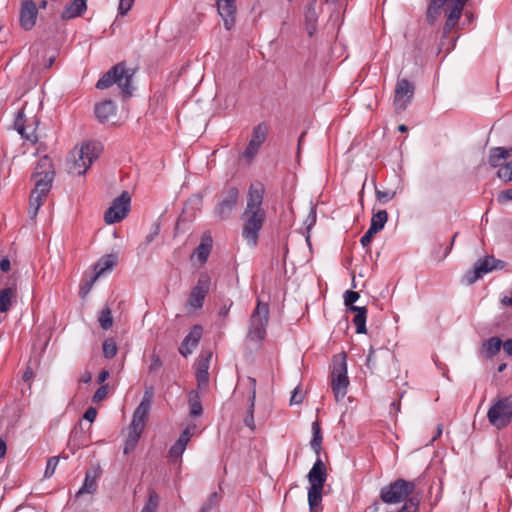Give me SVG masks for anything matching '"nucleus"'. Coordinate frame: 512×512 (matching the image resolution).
Listing matches in <instances>:
<instances>
[{
  "label": "nucleus",
  "instance_id": "obj_1",
  "mask_svg": "<svg viewBox=\"0 0 512 512\" xmlns=\"http://www.w3.org/2000/svg\"><path fill=\"white\" fill-rule=\"evenodd\" d=\"M265 187L263 183L256 182L249 186L246 207L241 215L242 237L250 247H256L259 233L266 220V211L263 209Z\"/></svg>",
  "mask_w": 512,
  "mask_h": 512
},
{
  "label": "nucleus",
  "instance_id": "obj_2",
  "mask_svg": "<svg viewBox=\"0 0 512 512\" xmlns=\"http://www.w3.org/2000/svg\"><path fill=\"white\" fill-rule=\"evenodd\" d=\"M54 176L55 171L52 160L47 156L39 159L32 174L35 188L32 190L29 200L28 214L31 219L37 216L40 207L51 190Z\"/></svg>",
  "mask_w": 512,
  "mask_h": 512
},
{
  "label": "nucleus",
  "instance_id": "obj_3",
  "mask_svg": "<svg viewBox=\"0 0 512 512\" xmlns=\"http://www.w3.org/2000/svg\"><path fill=\"white\" fill-rule=\"evenodd\" d=\"M152 396L153 393L151 391H145L140 404L133 413L132 421L129 426V433L123 449L125 455H128L134 451L138 444V441L145 427L149 410L151 408Z\"/></svg>",
  "mask_w": 512,
  "mask_h": 512
},
{
  "label": "nucleus",
  "instance_id": "obj_4",
  "mask_svg": "<svg viewBox=\"0 0 512 512\" xmlns=\"http://www.w3.org/2000/svg\"><path fill=\"white\" fill-rule=\"evenodd\" d=\"M134 70L128 69L125 62H119L111 67L96 83L97 89H107L113 84H117L125 97L132 95V78Z\"/></svg>",
  "mask_w": 512,
  "mask_h": 512
},
{
  "label": "nucleus",
  "instance_id": "obj_5",
  "mask_svg": "<svg viewBox=\"0 0 512 512\" xmlns=\"http://www.w3.org/2000/svg\"><path fill=\"white\" fill-rule=\"evenodd\" d=\"M268 322L269 304L258 299L250 315L246 339L260 347L266 337Z\"/></svg>",
  "mask_w": 512,
  "mask_h": 512
},
{
  "label": "nucleus",
  "instance_id": "obj_6",
  "mask_svg": "<svg viewBox=\"0 0 512 512\" xmlns=\"http://www.w3.org/2000/svg\"><path fill=\"white\" fill-rule=\"evenodd\" d=\"M418 483V479L408 481L397 478L381 488L379 498L383 503L389 505L402 503L417 493Z\"/></svg>",
  "mask_w": 512,
  "mask_h": 512
},
{
  "label": "nucleus",
  "instance_id": "obj_7",
  "mask_svg": "<svg viewBox=\"0 0 512 512\" xmlns=\"http://www.w3.org/2000/svg\"><path fill=\"white\" fill-rule=\"evenodd\" d=\"M100 148L96 143H86L79 150L71 152L66 160V169L69 174L84 175L94 160L99 156Z\"/></svg>",
  "mask_w": 512,
  "mask_h": 512
},
{
  "label": "nucleus",
  "instance_id": "obj_8",
  "mask_svg": "<svg viewBox=\"0 0 512 512\" xmlns=\"http://www.w3.org/2000/svg\"><path fill=\"white\" fill-rule=\"evenodd\" d=\"M239 198L240 191L238 187L231 183H226L219 193V200L214 208L215 217L221 221L230 218L238 205Z\"/></svg>",
  "mask_w": 512,
  "mask_h": 512
},
{
  "label": "nucleus",
  "instance_id": "obj_9",
  "mask_svg": "<svg viewBox=\"0 0 512 512\" xmlns=\"http://www.w3.org/2000/svg\"><path fill=\"white\" fill-rule=\"evenodd\" d=\"M331 387L336 401L342 400L347 393L349 378L347 376L346 356L343 354L339 358L334 359L332 370Z\"/></svg>",
  "mask_w": 512,
  "mask_h": 512
},
{
  "label": "nucleus",
  "instance_id": "obj_10",
  "mask_svg": "<svg viewBox=\"0 0 512 512\" xmlns=\"http://www.w3.org/2000/svg\"><path fill=\"white\" fill-rule=\"evenodd\" d=\"M489 422L497 429L507 427L512 420V400L510 397L498 399L488 410Z\"/></svg>",
  "mask_w": 512,
  "mask_h": 512
},
{
  "label": "nucleus",
  "instance_id": "obj_11",
  "mask_svg": "<svg viewBox=\"0 0 512 512\" xmlns=\"http://www.w3.org/2000/svg\"><path fill=\"white\" fill-rule=\"evenodd\" d=\"M504 266L505 263L503 261L495 259L493 256H486L483 259H479L474 264L473 269L466 272L464 275V281L466 284L472 285L482 278L483 275L493 270H501Z\"/></svg>",
  "mask_w": 512,
  "mask_h": 512
},
{
  "label": "nucleus",
  "instance_id": "obj_12",
  "mask_svg": "<svg viewBox=\"0 0 512 512\" xmlns=\"http://www.w3.org/2000/svg\"><path fill=\"white\" fill-rule=\"evenodd\" d=\"M130 203V194L127 191H123L106 210L104 214L105 222L107 224H114L122 221L130 211Z\"/></svg>",
  "mask_w": 512,
  "mask_h": 512
},
{
  "label": "nucleus",
  "instance_id": "obj_13",
  "mask_svg": "<svg viewBox=\"0 0 512 512\" xmlns=\"http://www.w3.org/2000/svg\"><path fill=\"white\" fill-rule=\"evenodd\" d=\"M211 286V278L206 272H202L196 284L192 288L188 299L187 305L192 307L193 309H200L203 307L204 300L210 290Z\"/></svg>",
  "mask_w": 512,
  "mask_h": 512
},
{
  "label": "nucleus",
  "instance_id": "obj_14",
  "mask_svg": "<svg viewBox=\"0 0 512 512\" xmlns=\"http://www.w3.org/2000/svg\"><path fill=\"white\" fill-rule=\"evenodd\" d=\"M414 89V84L409 80L405 78L398 79L394 93V105L398 111H403L406 109L408 103L413 98Z\"/></svg>",
  "mask_w": 512,
  "mask_h": 512
},
{
  "label": "nucleus",
  "instance_id": "obj_15",
  "mask_svg": "<svg viewBox=\"0 0 512 512\" xmlns=\"http://www.w3.org/2000/svg\"><path fill=\"white\" fill-rule=\"evenodd\" d=\"M217 10L224 22V27L231 30L236 22V2L235 0H216Z\"/></svg>",
  "mask_w": 512,
  "mask_h": 512
},
{
  "label": "nucleus",
  "instance_id": "obj_16",
  "mask_svg": "<svg viewBox=\"0 0 512 512\" xmlns=\"http://www.w3.org/2000/svg\"><path fill=\"white\" fill-rule=\"evenodd\" d=\"M267 128L263 124H258L254 127L252 132V138L246 147L243 156L247 159H253L257 154L260 146L266 139Z\"/></svg>",
  "mask_w": 512,
  "mask_h": 512
},
{
  "label": "nucleus",
  "instance_id": "obj_17",
  "mask_svg": "<svg viewBox=\"0 0 512 512\" xmlns=\"http://www.w3.org/2000/svg\"><path fill=\"white\" fill-rule=\"evenodd\" d=\"M38 10L36 4L32 0H25L20 10V26L26 30H31L36 23Z\"/></svg>",
  "mask_w": 512,
  "mask_h": 512
},
{
  "label": "nucleus",
  "instance_id": "obj_18",
  "mask_svg": "<svg viewBox=\"0 0 512 512\" xmlns=\"http://www.w3.org/2000/svg\"><path fill=\"white\" fill-rule=\"evenodd\" d=\"M203 333V328L201 325H194L188 335L183 339L180 347L179 353L187 357L192 353L193 349L198 345Z\"/></svg>",
  "mask_w": 512,
  "mask_h": 512
},
{
  "label": "nucleus",
  "instance_id": "obj_19",
  "mask_svg": "<svg viewBox=\"0 0 512 512\" xmlns=\"http://www.w3.org/2000/svg\"><path fill=\"white\" fill-rule=\"evenodd\" d=\"M464 6L451 1L449 10L447 12L446 22L443 28V36L447 37L452 29L458 24L462 15Z\"/></svg>",
  "mask_w": 512,
  "mask_h": 512
},
{
  "label": "nucleus",
  "instance_id": "obj_20",
  "mask_svg": "<svg viewBox=\"0 0 512 512\" xmlns=\"http://www.w3.org/2000/svg\"><path fill=\"white\" fill-rule=\"evenodd\" d=\"M511 156L512 148L493 147L489 150L488 163L491 167L500 169Z\"/></svg>",
  "mask_w": 512,
  "mask_h": 512
},
{
  "label": "nucleus",
  "instance_id": "obj_21",
  "mask_svg": "<svg viewBox=\"0 0 512 512\" xmlns=\"http://www.w3.org/2000/svg\"><path fill=\"white\" fill-rule=\"evenodd\" d=\"M212 352L201 354L196 363V378L199 386L207 385L209 382V362Z\"/></svg>",
  "mask_w": 512,
  "mask_h": 512
},
{
  "label": "nucleus",
  "instance_id": "obj_22",
  "mask_svg": "<svg viewBox=\"0 0 512 512\" xmlns=\"http://www.w3.org/2000/svg\"><path fill=\"white\" fill-rule=\"evenodd\" d=\"M308 481L310 485H323L327 479V471L324 462L318 457L308 473Z\"/></svg>",
  "mask_w": 512,
  "mask_h": 512
},
{
  "label": "nucleus",
  "instance_id": "obj_23",
  "mask_svg": "<svg viewBox=\"0 0 512 512\" xmlns=\"http://www.w3.org/2000/svg\"><path fill=\"white\" fill-rule=\"evenodd\" d=\"M248 382L250 384V392L248 395L249 407L247 409V415L244 418V423L247 427L254 430L255 422H254V409H255V399H256V379L253 377H248Z\"/></svg>",
  "mask_w": 512,
  "mask_h": 512
},
{
  "label": "nucleus",
  "instance_id": "obj_24",
  "mask_svg": "<svg viewBox=\"0 0 512 512\" xmlns=\"http://www.w3.org/2000/svg\"><path fill=\"white\" fill-rule=\"evenodd\" d=\"M117 264V258L115 255L108 254L102 256L95 264H94V276L92 277V282H95L98 277L104 274L106 271L112 270Z\"/></svg>",
  "mask_w": 512,
  "mask_h": 512
},
{
  "label": "nucleus",
  "instance_id": "obj_25",
  "mask_svg": "<svg viewBox=\"0 0 512 512\" xmlns=\"http://www.w3.org/2000/svg\"><path fill=\"white\" fill-rule=\"evenodd\" d=\"M116 113V105L112 100H104L95 105V115L101 123L107 122Z\"/></svg>",
  "mask_w": 512,
  "mask_h": 512
},
{
  "label": "nucleus",
  "instance_id": "obj_26",
  "mask_svg": "<svg viewBox=\"0 0 512 512\" xmlns=\"http://www.w3.org/2000/svg\"><path fill=\"white\" fill-rule=\"evenodd\" d=\"M87 10V0H73L65 7L61 14V18L69 20L81 16Z\"/></svg>",
  "mask_w": 512,
  "mask_h": 512
},
{
  "label": "nucleus",
  "instance_id": "obj_27",
  "mask_svg": "<svg viewBox=\"0 0 512 512\" xmlns=\"http://www.w3.org/2000/svg\"><path fill=\"white\" fill-rule=\"evenodd\" d=\"M15 129L22 136V138L30 141L31 143H36L38 141V137L35 133V129H28L25 126L24 112L19 111L15 120Z\"/></svg>",
  "mask_w": 512,
  "mask_h": 512
},
{
  "label": "nucleus",
  "instance_id": "obj_28",
  "mask_svg": "<svg viewBox=\"0 0 512 512\" xmlns=\"http://www.w3.org/2000/svg\"><path fill=\"white\" fill-rule=\"evenodd\" d=\"M213 240L209 233H204L201 237L200 244L195 249V254L200 263H206L212 250Z\"/></svg>",
  "mask_w": 512,
  "mask_h": 512
},
{
  "label": "nucleus",
  "instance_id": "obj_29",
  "mask_svg": "<svg viewBox=\"0 0 512 512\" xmlns=\"http://www.w3.org/2000/svg\"><path fill=\"white\" fill-rule=\"evenodd\" d=\"M502 347V340L499 337H491L485 340L480 348V354L491 359L498 354Z\"/></svg>",
  "mask_w": 512,
  "mask_h": 512
},
{
  "label": "nucleus",
  "instance_id": "obj_30",
  "mask_svg": "<svg viewBox=\"0 0 512 512\" xmlns=\"http://www.w3.org/2000/svg\"><path fill=\"white\" fill-rule=\"evenodd\" d=\"M350 311L356 313L353 318V323L356 326V333L357 334H365L367 332V329H366L367 308L365 306L350 307Z\"/></svg>",
  "mask_w": 512,
  "mask_h": 512
},
{
  "label": "nucleus",
  "instance_id": "obj_31",
  "mask_svg": "<svg viewBox=\"0 0 512 512\" xmlns=\"http://www.w3.org/2000/svg\"><path fill=\"white\" fill-rule=\"evenodd\" d=\"M447 1L448 0H429L426 19L430 25H433L436 22Z\"/></svg>",
  "mask_w": 512,
  "mask_h": 512
},
{
  "label": "nucleus",
  "instance_id": "obj_32",
  "mask_svg": "<svg viewBox=\"0 0 512 512\" xmlns=\"http://www.w3.org/2000/svg\"><path fill=\"white\" fill-rule=\"evenodd\" d=\"M17 291L16 288L7 287L0 291V312H7L10 310L13 302L16 301Z\"/></svg>",
  "mask_w": 512,
  "mask_h": 512
},
{
  "label": "nucleus",
  "instance_id": "obj_33",
  "mask_svg": "<svg viewBox=\"0 0 512 512\" xmlns=\"http://www.w3.org/2000/svg\"><path fill=\"white\" fill-rule=\"evenodd\" d=\"M323 485H310L308 489V504L311 512H315L316 508L321 504Z\"/></svg>",
  "mask_w": 512,
  "mask_h": 512
},
{
  "label": "nucleus",
  "instance_id": "obj_34",
  "mask_svg": "<svg viewBox=\"0 0 512 512\" xmlns=\"http://www.w3.org/2000/svg\"><path fill=\"white\" fill-rule=\"evenodd\" d=\"M96 478H97L96 472L87 471L86 475H85L84 483H83L82 487L80 488V490L77 492L76 496L78 497L84 493H89V494L95 493L97 490V487H98Z\"/></svg>",
  "mask_w": 512,
  "mask_h": 512
},
{
  "label": "nucleus",
  "instance_id": "obj_35",
  "mask_svg": "<svg viewBox=\"0 0 512 512\" xmlns=\"http://www.w3.org/2000/svg\"><path fill=\"white\" fill-rule=\"evenodd\" d=\"M312 439L310 441L311 448L314 450L317 456L320 455L322 450V431L320 427V423L318 421L313 422L312 424Z\"/></svg>",
  "mask_w": 512,
  "mask_h": 512
},
{
  "label": "nucleus",
  "instance_id": "obj_36",
  "mask_svg": "<svg viewBox=\"0 0 512 512\" xmlns=\"http://www.w3.org/2000/svg\"><path fill=\"white\" fill-rule=\"evenodd\" d=\"M387 220H388L387 211L379 210L378 212H376L372 215L369 228L372 229L374 232L378 233L384 228Z\"/></svg>",
  "mask_w": 512,
  "mask_h": 512
},
{
  "label": "nucleus",
  "instance_id": "obj_37",
  "mask_svg": "<svg viewBox=\"0 0 512 512\" xmlns=\"http://www.w3.org/2000/svg\"><path fill=\"white\" fill-rule=\"evenodd\" d=\"M420 502L421 496L419 493H416L407 500L403 501V505L400 507L398 512H418Z\"/></svg>",
  "mask_w": 512,
  "mask_h": 512
},
{
  "label": "nucleus",
  "instance_id": "obj_38",
  "mask_svg": "<svg viewBox=\"0 0 512 512\" xmlns=\"http://www.w3.org/2000/svg\"><path fill=\"white\" fill-rule=\"evenodd\" d=\"M190 415L198 417L203 412L200 396L197 392L192 391L189 396Z\"/></svg>",
  "mask_w": 512,
  "mask_h": 512
},
{
  "label": "nucleus",
  "instance_id": "obj_39",
  "mask_svg": "<svg viewBox=\"0 0 512 512\" xmlns=\"http://www.w3.org/2000/svg\"><path fill=\"white\" fill-rule=\"evenodd\" d=\"M98 320H99L100 327L102 329L108 330L112 327V325H113L112 311L108 306L104 307L101 310Z\"/></svg>",
  "mask_w": 512,
  "mask_h": 512
},
{
  "label": "nucleus",
  "instance_id": "obj_40",
  "mask_svg": "<svg viewBox=\"0 0 512 512\" xmlns=\"http://www.w3.org/2000/svg\"><path fill=\"white\" fill-rule=\"evenodd\" d=\"M158 504L159 496L154 490H151L149 492L148 500L145 503L141 512H156Z\"/></svg>",
  "mask_w": 512,
  "mask_h": 512
},
{
  "label": "nucleus",
  "instance_id": "obj_41",
  "mask_svg": "<svg viewBox=\"0 0 512 512\" xmlns=\"http://www.w3.org/2000/svg\"><path fill=\"white\" fill-rule=\"evenodd\" d=\"M103 355L107 359H112L117 354V345L113 339H107L103 342Z\"/></svg>",
  "mask_w": 512,
  "mask_h": 512
},
{
  "label": "nucleus",
  "instance_id": "obj_42",
  "mask_svg": "<svg viewBox=\"0 0 512 512\" xmlns=\"http://www.w3.org/2000/svg\"><path fill=\"white\" fill-rule=\"evenodd\" d=\"M497 176L505 182H512V161L505 162L504 166L498 169Z\"/></svg>",
  "mask_w": 512,
  "mask_h": 512
},
{
  "label": "nucleus",
  "instance_id": "obj_43",
  "mask_svg": "<svg viewBox=\"0 0 512 512\" xmlns=\"http://www.w3.org/2000/svg\"><path fill=\"white\" fill-rule=\"evenodd\" d=\"M220 496L217 492H213L203 504L200 512H210L214 507L219 505Z\"/></svg>",
  "mask_w": 512,
  "mask_h": 512
},
{
  "label": "nucleus",
  "instance_id": "obj_44",
  "mask_svg": "<svg viewBox=\"0 0 512 512\" xmlns=\"http://www.w3.org/2000/svg\"><path fill=\"white\" fill-rule=\"evenodd\" d=\"M185 449L186 448L175 442L168 452L169 460L172 462H177L178 460H180Z\"/></svg>",
  "mask_w": 512,
  "mask_h": 512
},
{
  "label": "nucleus",
  "instance_id": "obj_45",
  "mask_svg": "<svg viewBox=\"0 0 512 512\" xmlns=\"http://www.w3.org/2000/svg\"><path fill=\"white\" fill-rule=\"evenodd\" d=\"M360 295L356 291H346L344 294V304L347 309L350 311V307H356L354 303L359 299Z\"/></svg>",
  "mask_w": 512,
  "mask_h": 512
},
{
  "label": "nucleus",
  "instance_id": "obj_46",
  "mask_svg": "<svg viewBox=\"0 0 512 512\" xmlns=\"http://www.w3.org/2000/svg\"><path fill=\"white\" fill-rule=\"evenodd\" d=\"M58 462H59V457H50L47 461V465H46V469H45V473H44V477L46 478H49L51 477L54 472H55V469L58 465Z\"/></svg>",
  "mask_w": 512,
  "mask_h": 512
},
{
  "label": "nucleus",
  "instance_id": "obj_47",
  "mask_svg": "<svg viewBox=\"0 0 512 512\" xmlns=\"http://www.w3.org/2000/svg\"><path fill=\"white\" fill-rule=\"evenodd\" d=\"M375 194H376L377 200H379L382 203H386V202L392 200L395 197L396 192L395 191H389V190L382 191V190L376 189Z\"/></svg>",
  "mask_w": 512,
  "mask_h": 512
},
{
  "label": "nucleus",
  "instance_id": "obj_48",
  "mask_svg": "<svg viewBox=\"0 0 512 512\" xmlns=\"http://www.w3.org/2000/svg\"><path fill=\"white\" fill-rule=\"evenodd\" d=\"M107 392H108V386L107 385H102L101 387H99L93 397H92V401L94 403H98V402H101L102 400H104L107 396Z\"/></svg>",
  "mask_w": 512,
  "mask_h": 512
},
{
  "label": "nucleus",
  "instance_id": "obj_49",
  "mask_svg": "<svg viewBox=\"0 0 512 512\" xmlns=\"http://www.w3.org/2000/svg\"><path fill=\"white\" fill-rule=\"evenodd\" d=\"M162 365H163V362L160 359V357L156 354H152L151 355V363L148 367L149 373H154V372L158 371L162 367Z\"/></svg>",
  "mask_w": 512,
  "mask_h": 512
},
{
  "label": "nucleus",
  "instance_id": "obj_50",
  "mask_svg": "<svg viewBox=\"0 0 512 512\" xmlns=\"http://www.w3.org/2000/svg\"><path fill=\"white\" fill-rule=\"evenodd\" d=\"M134 3V0H120L118 11L120 15H125L127 12L131 9L132 5Z\"/></svg>",
  "mask_w": 512,
  "mask_h": 512
},
{
  "label": "nucleus",
  "instance_id": "obj_51",
  "mask_svg": "<svg viewBox=\"0 0 512 512\" xmlns=\"http://www.w3.org/2000/svg\"><path fill=\"white\" fill-rule=\"evenodd\" d=\"M375 234H377V233L374 232L372 229L368 228V230L365 232V234L360 239L361 245L363 247L368 246L371 243Z\"/></svg>",
  "mask_w": 512,
  "mask_h": 512
},
{
  "label": "nucleus",
  "instance_id": "obj_52",
  "mask_svg": "<svg viewBox=\"0 0 512 512\" xmlns=\"http://www.w3.org/2000/svg\"><path fill=\"white\" fill-rule=\"evenodd\" d=\"M305 23H312L318 21V16L314 8H305Z\"/></svg>",
  "mask_w": 512,
  "mask_h": 512
},
{
  "label": "nucleus",
  "instance_id": "obj_53",
  "mask_svg": "<svg viewBox=\"0 0 512 512\" xmlns=\"http://www.w3.org/2000/svg\"><path fill=\"white\" fill-rule=\"evenodd\" d=\"M316 223V210L314 207H311L309 215L307 216L305 220V224L307 225L308 231L311 229V227Z\"/></svg>",
  "mask_w": 512,
  "mask_h": 512
},
{
  "label": "nucleus",
  "instance_id": "obj_54",
  "mask_svg": "<svg viewBox=\"0 0 512 512\" xmlns=\"http://www.w3.org/2000/svg\"><path fill=\"white\" fill-rule=\"evenodd\" d=\"M497 200L500 203H505L507 201H512V189H506L499 193Z\"/></svg>",
  "mask_w": 512,
  "mask_h": 512
},
{
  "label": "nucleus",
  "instance_id": "obj_55",
  "mask_svg": "<svg viewBox=\"0 0 512 512\" xmlns=\"http://www.w3.org/2000/svg\"><path fill=\"white\" fill-rule=\"evenodd\" d=\"M303 395L299 392V387L295 388L290 398V404H300L303 401Z\"/></svg>",
  "mask_w": 512,
  "mask_h": 512
},
{
  "label": "nucleus",
  "instance_id": "obj_56",
  "mask_svg": "<svg viewBox=\"0 0 512 512\" xmlns=\"http://www.w3.org/2000/svg\"><path fill=\"white\" fill-rule=\"evenodd\" d=\"M159 231H160V225L159 224H155L154 226V230L152 232H150L146 238H145V244L146 245H149L159 234Z\"/></svg>",
  "mask_w": 512,
  "mask_h": 512
},
{
  "label": "nucleus",
  "instance_id": "obj_57",
  "mask_svg": "<svg viewBox=\"0 0 512 512\" xmlns=\"http://www.w3.org/2000/svg\"><path fill=\"white\" fill-rule=\"evenodd\" d=\"M93 283L94 282H92V278H91L89 281H86L85 283H83L81 285L80 292H79L81 297H85L89 293L90 289L93 286Z\"/></svg>",
  "mask_w": 512,
  "mask_h": 512
},
{
  "label": "nucleus",
  "instance_id": "obj_58",
  "mask_svg": "<svg viewBox=\"0 0 512 512\" xmlns=\"http://www.w3.org/2000/svg\"><path fill=\"white\" fill-rule=\"evenodd\" d=\"M96 416H97V410L94 407H89L83 415L84 419H86L90 422H93L95 420Z\"/></svg>",
  "mask_w": 512,
  "mask_h": 512
},
{
  "label": "nucleus",
  "instance_id": "obj_59",
  "mask_svg": "<svg viewBox=\"0 0 512 512\" xmlns=\"http://www.w3.org/2000/svg\"><path fill=\"white\" fill-rule=\"evenodd\" d=\"M457 235H458V233L454 234V236L452 237V240L450 242V245L445 248V251L441 256L437 257L438 261L444 260L449 255V253L451 252V250L453 248L454 241H455V238L457 237Z\"/></svg>",
  "mask_w": 512,
  "mask_h": 512
},
{
  "label": "nucleus",
  "instance_id": "obj_60",
  "mask_svg": "<svg viewBox=\"0 0 512 512\" xmlns=\"http://www.w3.org/2000/svg\"><path fill=\"white\" fill-rule=\"evenodd\" d=\"M317 22L305 23V28L310 37H312L316 32Z\"/></svg>",
  "mask_w": 512,
  "mask_h": 512
},
{
  "label": "nucleus",
  "instance_id": "obj_61",
  "mask_svg": "<svg viewBox=\"0 0 512 512\" xmlns=\"http://www.w3.org/2000/svg\"><path fill=\"white\" fill-rule=\"evenodd\" d=\"M503 349L508 356H512V338L504 343L502 342Z\"/></svg>",
  "mask_w": 512,
  "mask_h": 512
},
{
  "label": "nucleus",
  "instance_id": "obj_62",
  "mask_svg": "<svg viewBox=\"0 0 512 512\" xmlns=\"http://www.w3.org/2000/svg\"><path fill=\"white\" fill-rule=\"evenodd\" d=\"M10 268H11L10 260L8 258H3L0 261V269L3 272H8L10 270Z\"/></svg>",
  "mask_w": 512,
  "mask_h": 512
},
{
  "label": "nucleus",
  "instance_id": "obj_63",
  "mask_svg": "<svg viewBox=\"0 0 512 512\" xmlns=\"http://www.w3.org/2000/svg\"><path fill=\"white\" fill-rule=\"evenodd\" d=\"M374 351L373 350H370L368 356H367V359H366V366L369 368V369H372L373 365H374Z\"/></svg>",
  "mask_w": 512,
  "mask_h": 512
},
{
  "label": "nucleus",
  "instance_id": "obj_64",
  "mask_svg": "<svg viewBox=\"0 0 512 512\" xmlns=\"http://www.w3.org/2000/svg\"><path fill=\"white\" fill-rule=\"evenodd\" d=\"M109 377V372L107 370H102L98 375V382L103 383Z\"/></svg>",
  "mask_w": 512,
  "mask_h": 512
}]
</instances>
